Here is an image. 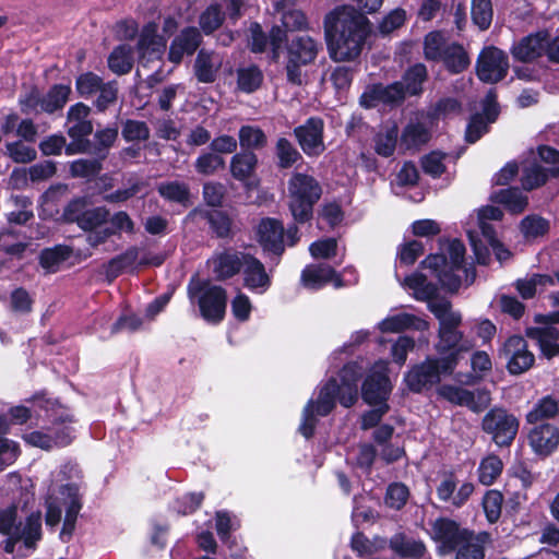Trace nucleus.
<instances>
[{
	"label": "nucleus",
	"instance_id": "1",
	"mask_svg": "<svg viewBox=\"0 0 559 559\" xmlns=\"http://www.w3.org/2000/svg\"><path fill=\"white\" fill-rule=\"evenodd\" d=\"M324 34L334 61L356 59L369 34L368 19L352 5H338L324 17Z\"/></svg>",
	"mask_w": 559,
	"mask_h": 559
},
{
	"label": "nucleus",
	"instance_id": "2",
	"mask_svg": "<svg viewBox=\"0 0 559 559\" xmlns=\"http://www.w3.org/2000/svg\"><path fill=\"white\" fill-rule=\"evenodd\" d=\"M465 247L454 239L448 243L447 254H431L421 264L431 270L441 285L450 292H455L462 283L469 285L475 280V270L464 265Z\"/></svg>",
	"mask_w": 559,
	"mask_h": 559
},
{
	"label": "nucleus",
	"instance_id": "3",
	"mask_svg": "<svg viewBox=\"0 0 559 559\" xmlns=\"http://www.w3.org/2000/svg\"><path fill=\"white\" fill-rule=\"evenodd\" d=\"M429 310L439 321V341L436 349L443 354L452 349L456 352H468L473 348V343L463 340V334L457 330L462 322L460 312L452 309L451 302L447 299H432L428 302Z\"/></svg>",
	"mask_w": 559,
	"mask_h": 559
},
{
	"label": "nucleus",
	"instance_id": "4",
	"mask_svg": "<svg viewBox=\"0 0 559 559\" xmlns=\"http://www.w3.org/2000/svg\"><path fill=\"white\" fill-rule=\"evenodd\" d=\"M322 188L317 179L306 174H294L288 181V206L297 223L312 217L313 205L319 201Z\"/></svg>",
	"mask_w": 559,
	"mask_h": 559
},
{
	"label": "nucleus",
	"instance_id": "5",
	"mask_svg": "<svg viewBox=\"0 0 559 559\" xmlns=\"http://www.w3.org/2000/svg\"><path fill=\"white\" fill-rule=\"evenodd\" d=\"M188 292L191 298L198 296L201 314L206 321L217 323L223 320L227 304V294L223 287L193 278Z\"/></svg>",
	"mask_w": 559,
	"mask_h": 559
},
{
	"label": "nucleus",
	"instance_id": "6",
	"mask_svg": "<svg viewBox=\"0 0 559 559\" xmlns=\"http://www.w3.org/2000/svg\"><path fill=\"white\" fill-rule=\"evenodd\" d=\"M60 503L57 501L58 499H51L48 502L46 511V524L48 526H55L60 522L63 506L66 508V518L63 521L61 536H70L74 530L78 514L82 508L79 488L74 484L62 486L60 489Z\"/></svg>",
	"mask_w": 559,
	"mask_h": 559
},
{
	"label": "nucleus",
	"instance_id": "7",
	"mask_svg": "<svg viewBox=\"0 0 559 559\" xmlns=\"http://www.w3.org/2000/svg\"><path fill=\"white\" fill-rule=\"evenodd\" d=\"M342 389L336 379H330L320 390L316 401L310 400L302 411V419L299 431L306 438L313 435L318 416H326L335 406L336 397L341 402Z\"/></svg>",
	"mask_w": 559,
	"mask_h": 559
},
{
	"label": "nucleus",
	"instance_id": "8",
	"mask_svg": "<svg viewBox=\"0 0 559 559\" xmlns=\"http://www.w3.org/2000/svg\"><path fill=\"white\" fill-rule=\"evenodd\" d=\"M342 389L336 379H330L320 390L316 401L310 400L302 411V419L299 431L306 438L313 435L318 416H326L335 406L336 397L341 402Z\"/></svg>",
	"mask_w": 559,
	"mask_h": 559
},
{
	"label": "nucleus",
	"instance_id": "9",
	"mask_svg": "<svg viewBox=\"0 0 559 559\" xmlns=\"http://www.w3.org/2000/svg\"><path fill=\"white\" fill-rule=\"evenodd\" d=\"M455 364V354L442 359H427L406 373L405 382L413 392H421L438 383L441 373L451 372Z\"/></svg>",
	"mask_w": 559,
	"mask_h": 559
},
{
	"label": "nucleus",
	"instance_id": "10",
	"mask_svg": "<svg viewBox=\"0 0 559 559\" xmlns=\"http://www.w3.org/2000/svg\"><path fill=\"white\" fill-rule=\"evenodd\" d=\"M519 419L501 407L491 408L481 420V429L499 447L510 445L519 430Z\"/></svg>",
	"mask_w": 559,
	"mask_h": 559
},
{
	"label": "nucleus",
	"instance_id": "11",
	"mask_svg": "<svg viewBox=\"0 0 559 559\" xmlns=\"http://www.w3.org/2000/svg\"><path fill=\"white\" fill-rule=\"evenodd\" d=\"M392 390L388 377V361L379 360L372 368L362 385V399L370 405L385 404Z\"/></svg>",
	"mask_w": 559,
	"mask_h": 559
},
{
	"label": "nucleus",
	"instance_id": "12",
	"mask_svg": "<svg viewBox=\"0 0 559 559\" xmlns=\"http://www.w3.org/2000/svg\"><path fill=\"white\" fill-rule=\"evenodd\" d=\"M500 356L507 361V369L511 374H522L532 368L535 356L528 350L526 341L522 336H510L500 349Z\"/></svg>",
	"mask_w": 559,
	"mask_h": 559
},
{
	"label": "nucleus",
	"instance_id": "13",
	"mask_svg": "<svg viewBox=\"0 0 559 559\" xmlns=\"http://www.w3.org/2000/svg\"><path fill=\"white\" fill-rule=\"evenodd\" d=\"M509 70L508 56L496 47L483 49L477 60V75L486 83H497L506 78Z\"/></svg>",
	"mask_w": 559,
	"mask_h": 559
},
{
	"label": "nucleus",
	"instance_id": "14",
	"mask_svg": "<svg viewBox=\"0 0 559 559\" xmlns=\"http://www.w3.org/2000/svg\"><path fill=\"white\" fill-rule=\"evenodd\" d=\"M457 485L459 479L455 473L444 472L436 488L438 499L442 502H449L455 508L463 507L473 495L475 487L471 481L462 483L459 488Z\"/></svg>",
	"mask_w": 559,
	"mask_h": 559
},
{
	"label": "nucleus",
	"instance_id": "15",
	"mask_svg": "<svg viewBox=\"0 0 559 559\" xmlns=\"http://www.w3.org/2000/svg\"><path fill=\"white\" fill-rule=\"evenodd\" d=\"M323 130L324 122L318 117H311L294 129V134L306 155L319 156L324 152Z\"/></svg>",
	"mask_w": 559,
	"mask_h": 559
},
{
	"label": "nucleus",
	"instance_id": "16",
	"mask_svg": "<svg viewBox=\"0 0 559 559\" xmlns=\"http://www.w3.org/2000/svg\"><path fill=\"white\" fill-rule=\"evenodd\" d=\"M526 436L533 452L548 456L559 447V428L550 423L528 424Z\"/></svg>",
	"mask_w": 559,
	"mask_h": 559
},
{
	"label": "nucleus",
	"instance_id": "17",
	"mask_svg": "<svg viewBox=\"0 0 559 559\" xmlns=\"http://www.w3.org/2000/svg\"><path fill=\"white\" fill-rule=\"evenodd\" d=\"M468 532L455 521L444 518L436 520L432 525L433 539L440 544L443 552L454 551Z\"/></svg>",
	"mask_w": 559,
	"mask_h": 559
},
{
	"label": "nucleus",
	"instance_id": "18",
	"mask_svg": "<svg viewBox=\"0 0 559 559\" xmlns=\"http://www.w3.org/2000/svg\"><path fill=\"white\" fill-rule=\"evenodd\" d=\"M405 95L402 82H395L388 86L373 85L361 95L360 104L366 108L374 107L378 103L397 105L404 100Z\"/></svg>",
	"mask_w": 559,
	"mask_h": 559
},
{
	"label": "nucleus",
	"instance_id": "19",
	"mask_svg": "<svg viewBox=\"0 0 559 559\" xmlns=\"http://www.w3.org/2000/svg\"><path fill=\"white\" fill-rule=\"evenodd\" d=\"M166 49V39L157 34V25L148 23L140 34L138 50L141 62L159 60Z\"/></svg>",
	"mask_w": 559,
	"mask_h": 559
},
{
	"label": "nucleus",
	"instance_id": "20",
	"mask_svg": "<svg viewBox=\"0 0 559 559\" xmlns=\"http://www.w3.org/2000/svg\"><path fill=\"white\" fill-rule=\"evenodd\" d=\"M301 283L309 289H319L328 283H332L335 288L344 286L341 275L324 263L306 266L301 273Z\"/></svg>",
	"mask_w": 559,
	"mask_h": 559
},
{
	"label": "nucleus",
	"instance_id": "21",
	"mask_svg": "<svg viewBox=\"0 0 559 559\" xmlns=\"http://www.w3.org/2000/svg\"><path fill=\"white\" fill-rule=\"evenodd\" d=\"M243 286L257 294H264L271 287V276L264 264L253 255H247L243 266Z\"/></svg>",
	"mask_w": 559,
	"mask_h": 559
},
{
	"label": "nucleus",
	"instance_id": "22",
	"mask_svg": "<svg viewBox=\"0 0 559 559\" xmlns=\"http://www.w3.org/2000/svg\"><path fill=\"white\" fill-rule=\"evenodd\" d=\"M247 255L248 253L245 252L224 250L223 252L214 254L209 262L213 267V273L216 275V278L224 281L233 277L242 270Z\"/></svg>",
	"mask_w": 559,
	"mask_h": 559
},
{
	"label": "nucleus",
	"instance_id": "23",
	"mask_svg": "<svg viewBox=\"0 0 559 559\" xmlns=\"http://www.w3.org/2000/svg\"><path fill=\"white\" fill-rule=\"evenodd\" d=\"M260 243L264 249L281 254L284 251V227L275 218H263L257 228Z\"/></svg>",
	"mask_w": 559,
	"mask_h": 559
},
{
	"label": "nucleus",
	"instance_id": "24",
	"mask_svg": "<svg viewBox=\"0 0 559 559\" xmlns=\"http://www.w3.org/2000/svg\"><path fill=\"white\" fill-rule=\"evenodd\" d=\"M546 31H539L523 37L513 45L512 56L522 62L534 61L544 56Z\"/></svg>",
	"mask_w": 559,
	"mask_h": 559
},
{
	"label": "nucleus",
	"instance_id": "25",
	"mask_svg": "<svg viewBox=\"0 0 559 559\" xmlns=\"http://www.w3.org/2000/svg\"><path fill=\"white\" fill-rule=\"evenodd\" d=\"M496 95L490 91L484 102V111L487 116V120L481 115H474L466 129V140L469 143H475L480 136L487 132L488 123L493 122L498 116L496 108Z\"/></svg>",
	"mask_w": 559,
	"mask_h": 559
},
{
	"label": "nucleus",
	"instance_id": "26",
	"mask_svg": "<svg viewBox=\"0 0 559 559\" xmlns=\"http://www.w3.org/2000/svg\"><path fill=\"white\" fill-rule=\"evenodd\" d=\"M431 132L427 118H414L405 126L401 135V145L407 150L418 148L429 142Z\"/></svg>",
	"mask_w": 559,
	"mask_h": 559
},
{
	"label": "nucleus",
	"instance_id": "27",
	"mask_svg": "<svg viewBox=\"0 0 559 559\" xmlns=\"http://www.w3.org/2000/svg\"><path fill=\"white\" fill-rule=\"evenodd\" d=\"M90 108L78 103L68 111V134L71 139H84L93 131L92 122L87 119Z\"/></svg>",
	"mask_w": 559,
	"mask_h": 559
},
{
	"label": "nucleus",
	"instance_id": "28",
	"mask_svg": "<svg viewBox=\"0 0 559 559\" xmlns=\"http://www.w3.org/2000/svg\"><path fill=\"white\" fill-rule=\"evenodd\" d=\"M362 373V367L357 362L346 365L341 371V404L350 407L357 400V382Z\"/></svg>",
	"mask_w": 559,
	"mask_h": 559
},
{
	"label": "nucleus",
	"instance_id": "29",
	"mask_svg": "<svg viewBox=\"0 0 559 559\" xmlns=\"http://www.w3.org/2000/svg\"><path fill=\"white\" fill-rule=\"evenodd\" d=\"M489 542V535L485 532L474 533L469 531L465 538L454 549L455 559H484L485 545Z\"/></svg>",
	"mask_w": 559,
	"mask_h": 559
},
{
	"label": "nucleus",
	"instance_id": "30",
	"mask_svg": "<svg viewBox=\"0 0 559 559\" xmlns=\"http://www.w3.org/2000/svg\"><path fill=\"white\" fill-rule=\"evenodd\" d=\"M389 547L399 557L407 559H420L427 551L421 540L407 536L404 533L394 534L389 540Z\"/></svg>",
	"mask_w": 559,
	"mask_h": 559
},
{
	"label": "nucleus",
	"instance_id": "31",
	"mask_svg": "<svg viewBox=\"0 0 559 559\" xmlns=\"http://www.w3.org/2000/svg\"><path fill=\"white\" fill-rule=\"evenodd\" d=\"M257 166V155L251 151H245L231 157L229 169L233 178L248 185L254 176Z\"/></svg>",
	"mask_w": 559,
	"mask_h": 559
},
{
	"label": "nucleus",
	"instance_id": "32",
	"mask_svg": "<svg viewBox=\"0 0 559 559\" xmlns=\"http://www.w3.org/2000/svg\"><path fill=\"white\" fill-rule=\"evenodd\" d=\"M527 336L535 341L540 352L547 358L559 354V331L558 329L546 325L544 328H531L527 330Z\"/></svg>",
	"mask_w": 559,
	"mask_h": 559
},
{
	"label": "nucleus",
	"instance_id": "33",
	"mask_svg": "<svg viewBox=\"0 0 559 559\" xmlns=\"http://www.w3.org/2000/svg\"><path fill=\"white\" fill-rule=\"evenodd\" d=\"M319 51V44L308 35L294 37L288 45V58L302 64L314 61Z\"/></svg>",
	"mask_w": 559,
	"mask_h": 559
},
{
	"label": "nucleus",
	"instance_id": "34",
	"mask_svg": "<svg viewBox=\"0 0 559 559\" xmlns=\"http://www.w3.org/2000/svg\"><path fill=\"white\" fill-rule=\"evenodd\" d=\"M274 9L282 14L281 20L287 31H301L307 27V19L296 9L295 0H274Z\"/></svg>",
	"mask_w": 559,
	"mask_h": 559
},
{
	"label": "nucleus",
	"instance_id": "35",
	"mask_svg": "<svg viewBox=\"0 0 559 559\" xmlns=\"http://www.w3.org/2000/svg\"><path fill=\"white\" fill-rule=\"evenodd\" d=\"M222 66L219 55L201 50L195 59L194 71L197 79L202 83H212Z\"/></svg>",
	"mask_w": 559,
	"mask_h": 559
},
{
	"label": "nucleus",
	"instance_id": "36",
	"mask_svg": "<svg viewBox=\"0 0 559 559\" xmlns=\"http://www.w3.org/2000/svg\"><path fill=\"white\" fill-rule=\"evenodd\" d=\"M140 249L131 247L123 253L111 259L105 269L106 276L112 281L123 272H134L138 270L136 262L139 259Z\"/></svg>",
	"mask_w": 559,
	"mask_h": 559
},
{
	"label": "nucleus",
	"instance_id": "37",
	"mask_svg": "<svg viewBox=\"0 0 559 559\" xmlns=\"http://www.w3.org/2000/svg\"><path fill=\"white\" fill-rule=\"evenodd\" d=\"M411 328L418 331H424L428 329V323L425 320L408 313H399L389 317L379 323V329L382 332L390 333H399Z\"/></svg>",
	"mask_w": 559,
	"mask_h": 559
},
{
	"label": "nucleus",
	"instance_id": "38",
	"mask_svg": "<svg viewBox=\"0 0 559 559\" xmlns=\"http://www.w3.org/2000/svg\"><path fill=\"white\" fill-rule=\"evenodd\" d=\"M24 440L33 447L50 450L55 447L68 445L71 442V435L69 428L63 427L60 431L56 432L53 437L40 431H33L25 435Z\"/></svg>",
	"mask_w": 559,
	"mask_h": 559
},
{
	"label": "nucleus",
	"instance_id": "39",
	"mask_svg": "<svg viewBox=\"0 0 559 559\" xmlns=\"http://www.w3.org/2000/svg\"><path fill=\"white\" fill-rule=\"evenodd\" d=\"M559 415V401L551 395L538 400L533 408L525 415L526 424L548 423L547 420Z\"/></svg>",
	"mask_w": 559,
	"mask_h": 559
},
{
	"label": "nucleus",
	"instance_id": "40",
	"mask_svg": "<svg viewBox=\"0 0 559 559\" xmlns=\"http://www.w3.org/2000/svg\"><path fill=\"white\" fill-rule=\"evenodd\" d=\"M503 471V463L496 454L485 456L477 468L478 481L484 486L492 485Z\"/></svg>",
	"mask_w": 559,
	"mask_h": 559
},
{
	"label": "nucleus",
	"instance_id": "41",
	"mask_svg": "<svg viewBox=\"0 0 559 559\" xmlns=\"http://www.w3.org/2000/svg\"><path fill=\"white\" fill-rule=\"evenodd\" d=\"M157 192L169 202L187 205L190 198L189 186L180 181H164L157 185Z\"/></svg>",
	"mask_w": 559,
	"mask_h": 559
},
{
	"label": "nucleus",
	"instance_id": "42",
	"mask_svg": "<svg viewBox=\"0 0 559 559\" xmlns=\"http://www.w3.org/2000/svg\"><path fill=\"white\" fill-rule=\"evenodd\" d=\"M41 538L40 513H32L25 521L23 527H19L14 540H23L26 547H33Z\"/></svg>",
	"mask_w": 559,
	"mask_h": 559
},
{
	"label": "nucleus",
	"instance_id": "43",
	"mask_svg": "<svg viewBox=\"0 0 559 559\" xmlns=\"http://www.w3.org/2000/svg\"><path fill=\"white\" fill-rule=\"evenodd\" d=\"M132 64V48L126 44L115 48L108 58V67L116 74L128 73Z\"/></svg>",
	"mask_w": 559,
	"mask_h": 559
},
{
	"label": "nucleus",
	"instance_id": "44",
	"mask_svg": "<svg viewBox=\"0 0 559 559\" xmlns=\"http://www.w3.org/2000/svg\"><path fill=\"white\" fill-rule=\"evenodd\" d=\"M263 82V73L255 66L239 68L237 71V86L243 93H253Z\"/></svg>",
	"mask_w": 559,
	"mask_h": 559
},
{
	"label": "nucleus",
	"instance_id": "45",
	"mask_svg": "<svg viewBox=\"0 0 559 559\" xmlns=\"http://www.w3.org/2000/svg\"><path fill=\"white\" fill-rule=\"evenodd\" d=\"M71 88L68 85L52 86L46 96L43 97L41 111L51 114L58 109L63 108L69 99Z\"/></svg>",
	"mask_w": 559,
	"mask_h": 559
},
{
	"label": "nucleus",
	"instance_id": "46",
	"mask_svg": "<svg viewBox=\"0 0 559 559\" xmlns=\"http://www.w3.org/2000/svg\"><path fill=\"white\" fill-rule=\"evenodd\" d=\"M238 138L240 146L247 151L261 150L267 143L263 130L254 126H242L239 129Z\"/></svg>",
	"mask_w": 559,
	"mask_h": 559
},
{
	"label": "nucleus",
	"instance_id": "47",
	"mask_svg": "<svg viewBox=\"0 0 559 559\" xmlns=\"http://www.w3.org/2000/svg\"><path fill=\"white\" fill-rule=\"evenodd\" d=\"M495 200L496 202L507 206L513 213L523 212L528 204L527 197H525L516 188H507L500 190L496 193Z\"/></svg>",
	"mask_w": 559,
	"mask_h": 559
},
{
	"label": "nucleus",
	"instance_id": "48",
	"mask_svg": "<svg viewBox=\"0 0 559 559\" xmlns=\"http://www.w3.org/2000/svg\"><path fill=\"white\" fill-rule=\"evenodd\" d=\"M549 170L533 163L523 168L521 183L524 190L531 191L546 183Z\"/></svg>",
	"mask_w": 559,
	"mask_h": 559
},
{
	"label": "nucleus",
	"instance_id": "49",
	"mask_svg": "<svg viewBox=\"0 0 559 559\" xmlns=\"http://www.w3.org/2000/svg\"><path fill=\"white\" fill-rule=\"evenodd\" d=\"M444 62L445 67L454 73L462 72L469 64L467 53L462 46L451 44L445 50V55L440 59Z\"/></svg>",
	"mask_w": 559,
	"mask_h": 559
},
{
	"label": "nucleus",
	"instance_id": "50",
	"mask_svg": "<svg viewBox=\"0 0 559 559\" xmlns=\"http://www.w3.org/2000/svg\"><path fill=\"white\" fill-rule=\"evenodd\" d=\"M205 217L217 237L226 238L233 234V221L225 212L218 210L207 211L205 212Z\"/></svg>",
	"mask_w": 559,
	"mask_h": 559
},
{
	"label": "nucleus",
	"instance_id": "51",
	"mask_svg": "<svg viewBox=\"0 0 559 559\" xmlns=\"http://www.w3.org/2000/svg\"><path fill=\"white\" fill-rule=\"evenodd\" d=\"M427 70L421 63L409 68L403 76V85L406 94L417 95L421 92V84L426 80Z\"/></svg>",
	"mask_w": 559,
	"mask_h": 559
},
{
	"label": "nucleus",
	"instance_id": "52",
	"mask_svg": "<svg viewBox=\"0 0 559 559\" xmlns=\"http://www.w3.org/2000/svg\"><path fill=\"white\" fill-rule=\"evenodd\" d=\"M71 254V250L64 246L45 249L40 253V264L49 272H56L58 266L63 263Z\"/></svg>",
	"mask_w": 559,
	"mask_h": 559
},
{
	"label": "nucleus",
	"instance_id": "53",
	"mask_svg": "<svg viewBox=\"0 0 559 559\" xmlns=\"http://www.w3.org/2000/svg\"><path fill=\"white\" fill-rule=\"evenodd\" d=\"M521 230L526 239L543 237L549 231V222L538 215H528L522 219Z\"/></svg>",
	"mask_w": 559,
	"mask_h": 559
},
{
	"label": "nucleus",
	"instance_id": "54",
	"mask_svg": "<svg viewBox=\"0 0 559 559\" xmlns=\"http://www.w3.org/2000/svg\"><path fill=\"white\" fill-rule=\"evenodd\" d=\"M109 212L105 207H95L86 210L76 222L84 230H94L100 228L108 222Z\"/></svg>",
	"mask_w": 559,
	"mask_h": 559
},
{
	"label": "nucleus",
	"instance_id": "55",
	"mask_svg": "<svg viewBox=\"0 0 559 559\" xmlns=\"http://www.w3.org/2000/svg\"><path fill=\"white\" fill-rule=\"evenodd\" d=\"M275 150L278 158V166L281 168H289L301 159L300 153L293 143L285 138H280L277 140Z\"/></svg>",
	"mask_w": 559,
	"mask_h": 559
},
{
	"label": "nucleus",
	"instance_id": "56",
	"mask_svg": "<svg viewBox=\"0 0 559 559\" xmlns=\"http://www.w3.org/2000/svg\"><path fill=\"white\" fill-rule=\"evenodd\" d=\"M450 45L440 32H431L425 38V56L427 59L440 60Z\"/></svg>",
	"mask_w": 559,
	"mask_h": 559
},
{
	"label": "nucleus",
	"instance_id": "57",
	"mask_svg": "<svg viewBox=\"0 0 559 559\" xmlns=\"http://www.w3.org/2000/svg\"><path fill=\"white\" fill-rule=\"evenodd\" d=\"M546 284H552V278L550 276L534 274L530 277L518 280L515 287L524 299H528L535 296L538 285Z\"/></svg>",
	"mask_w": 559,
	"mask_h": 559
},
{
	"label": "nucleus",
	"instance_id": "58",
	"mask_svg": "<svg viewBox=\"0 0 559 559\" xmlns=\"http://www.w3.org/2000/svg\"><path fill=\"white\" fill-rule=\"evenodd\" d=\"M472 19L480 29H487L492 20L490 0H472Z\"/></svg>",
	"mask_w": 559,
	"mask_h": 559
},
{
	"label": "nucleus",
	"instance_id": "59",
	"mask_svg": "<svg viewBox=\"0 0 559 559\" xmlns=\"http://www.w3.org/2000/svg\"><path fill=\"white\" fill-rule=\"evenodd\" d=\"M397 141V129L392 127L384 132L377 134L374 139V148L379 155L389 157L394 153Z\"/></svg>",
	"mask_w": 559,
	"mask_h": 559
},
{
	"label": "nucleus",
	"instance_id": "60",
	"mask_svg": "<svg viewBox=\"0 0 559 559\" xmlns=\"http://www.w3.org/2000/svg\"><path fill=\"white\" fill-rule=\"evenodd\" d=\"M225 160L222 156L215 153H203L201 154L194 164V167L199 174L210 176L215 174L217 170L224 168Z\"/></svg>",
	"mask_w": 559,
	"mask_h": 559
},
{
	"label": "nucleus",
	"instance_id": "61",
	"mask_svg": "<svg viewBox=\"0 0 559 559\" xmlns=\"http://www.w3.org/2000/svg\"><path fill=\"white\" fill-rule=\"evenodd\" d=\"M118 135L117 129L106 128L99 130L94 135V147L92 152L96 154L99 159H103L107 155L108 148L114 144Z\"/></svg>",
	"mask_w": 559,
	"mask_h": 559
},
{
	"label": "nucleus",
	"instance_id": "62",
	"mask_svg": "<svg viewBox=\"0 0 559 559\" xmlns=\"http://www.w3.org/2000/svg\"><path fill=\"white\" fill-rule=\"evenodd\" d=\"M503 497L498 490H488L483 499V507L490 523H495L501 515Z\"/></svg>",
	"mask_w": 559,
	"mask_h": 559
},
{
	"label": "nucleus",
	"instance_id": "63",
	"mask_svg": "<svg viewBox=\"0 0 559 559\" xmlns=\"http://www.w3.org/2000/svg\"><path fill=\"white\" fill-rule=\"evenodd\" d=\"M102 169L99 159L81 158L71 163L70 171L73 177L88 178L96 176Z\"/></svg>",
	"mask_w": 559,
	"mask_h": 559
},
{
	"label": "nucleus",
	"instance_id": "64",
	"mask_svg": "<svg viewBox=\"0 0 559 559\" xmlns=\"http://www.w3.org/2000/svg\"><path fill=\"white\" fill-rule=\"evenodd\" d=\"M103 80L93 72H86L81 74L76 79V91L83 97H90L97 94L98 90L103 85Z\"/></svg>",
	"mask_w": 559,
	"mask_h": 559
}]
</instances>
